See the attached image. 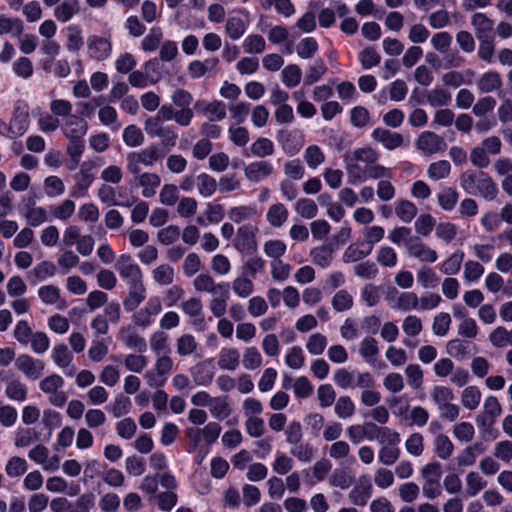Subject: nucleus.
Segmentation results:
<instances>
[{
	"instance_id": "nucleus-55",
	"label": "nucleus",
	"mask_w": 512,
	"mask_h": 512,
	"mask_svg": "<svg viewBox=\"0 0 512 512\" xmlns=\"http://www.w3.org/2000/svg\"><path fill=\"white\" fill-rule=\"evenodd\" d=\"M415 236L412 235V231L406 226H396L389 231L387 239L395 245H404L407 248L408 243L413 240Z\"/></svg>"
},
{
	"instance_id": "nucleus-25",
	"label": "nucleus",
	"mask_w": 512,
	"mask_h": 512,
	"mask_svg": "<svg viewBox=\"0 0 512 512\" xmlns=\"http://www.w3.org/2000/svg\"><path fill=\"white\" fill-rule=\"evenodd\" d=\"M135 184L142 188V196L144 198H152L156 195L157 189L161 185V178L153 172H143L132 174Z\"/></svg>"
},
{
	"instance_id": "nucleus-32",
	"label": "nucleus",
	"mask_w": 512,
	"mask_h": 512,
	"mask_svg": "<svg viewBox=\"0 0 512 512\" xmlns=\"http://www.w3.org/2000/svg\"><path fill=\"white\" fill-rule=\"evenodd\" d=\"M217 364L220 369L235 371L240 365V353L234 347H223L219 351Z\"/></svg>"
},
{
	"instance_id": "nucleus-38",
	"label": "nucleus",
	"mask_w": 512,
	"mask_h": 512,
	"mask_svg": "<svg viewBox=\"0 0 512 512\" xmlns=\"http://www.w3.org/2000/svg\"><path fill=\"white\" fill-rule=\"evenodd\" d=\"M371 252L369 245L364 244L362 241H358L349 245L345 249L342 260L345 263L357 262L367 257Z\"/></svg>"
},
{
	"instance_id": "nucleus-2",
	"label": "nucleus",
	"mask_w": 512,
	"mask_h": 512,
	"mask_svg": "<svg viewBox=\"0 0 512 512\" xmlns=\"http://www.w3.org/2000/svg\"><path fill=\"white\" fill-rule=\"evenodd\" d=\"M379 157V153L371 147L356 148L347 153L344 156V164L348 183L352 185L363 183L364 180H355L352 177L353 167L357 166L361 170H367L370 163L378 162Z\"/></svg>"
},
{
	"instance_id": "nucleus-45",
	"label": "nucleus",
	"mask_w": 512,
	"mask_h": 512,
	"mask_svg": "<svg viewBox=\"0 0 512 512\" xmlns=\"http://www.w3.org/2000/svg\"><path fill=\"white\" fill-rule=\"evenodd\" d=\"M394 211L403 223L409 224L417 215L418 209L413 202L402 199L395 202Z\"/></svg>"
},
{
	"instance_id": "nucleus-52",
	"label": "nucleus",
	"mask_w": 512,
	"mask_h": 512,
	"mask_svg": "<svg viewBox=\"0 0 512 512\" xmlns=\"http://www.w3.org/2000/svg\"><path fill=\"white\" fill-rule=\"evenodd\" d=\"M229 299V284H227L226 291L218 292L213 295L209 302L210 312L217 318H221L227 311V301Z\"/></svg>"
},
{
	"instance_id": "nucleus-15",
	"label": "nucleus",
	"mask_w": 512,
	"mask_h": 512,
	"mask_svg": "<svg viewBox=\"0 0 512 512\" xmlns=\"http://www.w3.org/2000/svg\"><path fill=\"white\" fill-rule=\"evenodd\" d=\"M386 299L394 310H418V295L414 292H399L393 289L388 293Z\"/></svg>"
},
{
	"instance_id": "nucleus-11",
	"label": "nucleus",
	"mask_w": 512,
	"mask_h": 512,
	"mask_svg": "<svg viewBox=\"0 0 512 512\" xmlns=\"http://www.w3.org/2000/svg\"><path fill=\"white\" fill-rule=\"evenodd\" d=\"M162 301L159 296H151L145 305L132 316L134 325L147 328L154 322V317L162 311Z\"/></svg>"
},
{
	"instance_id": "nucleus-46",
	"label": "nucleus",
	"mask_w": 512,
	"mask_h": 512,
	"mask_svg": "<svg viewBox=\"0 0 512 512\" xmlns=\"http://www.w3.org/2000/svg\"><path fill=\"white\" fill-rule=\"evenodd\" d=\"M427 102L431 107H445L451 103V93L443 87H434L427 92Z\"/></svg>"
},
{
	"instance_id": "nucleus-58",
	"label": "nucleus",
	"mask_w": 512,
	"mask_h": 512,
	"mask_svg": "<svg viewBox=\"0 0 512 512\" xmlns=\"http://www.w3.org/2000/svg\"><path fill=\"white\" fill-rule=\"evenodd\" d=\"M5 395L13 401L24 402L27 399L28 389L20 380L14 379L7 383Z\"/></svg>"
},
{
	"instance_id": "nucleus-64",
	"label": "nucleus",
	"mask_w": 512,
	"mask_h": 512,
	"mask_svg": "<svg viewBox=\"0 0 512 512\" xmlns=\"http://www.w3.org/2000/svg\"><path fill=\"white\" fill-rule=\"evenodd\" d=\"M208 408L211 416L217 420H224L231 414L229 403L222 397H214Z\"/></svg>"
},
{
	"instance_id": "nucleus-8",
	"label": "nucleus",
	"mask_w": 512,
	"mask_h": 512,
	"mask_svg": "<svg viewBox=\"0 0 512 512\" xmlns=\"http://www.w3.org/2000/svg\"><path fill=\"white\" fill-rule=\"evenodd\" d=\"M64 384V379L54 373L39 382V389L48 396L51 405L62 407L67 401V394L63 391Z\"/></svg>"
},
{
	"instance_id": "nucleus-28",
	"label": "nucleus",
	"mask_w": 512,
	"mask_h": 512,
	"mask_svg": "<svg viewBox=\"0 0 512 512\" xmlns=\"http://www.w3.org/2000/svg\"><path fill=\"white\" fill-rule=\"evenodd\" d=\"M352 177L355 180H364V182L369 178L386 180L391 178V171L383 165L374 162L369 164L367 170H361L359 167L354 166Z\"/></svg>"
},
{
	"instance_id": "nucleus-4",
	"label": "nucleus",
	"mask_w": 512,
	"mask_h": 512,
	"mask_svg": "<svg viewBox=\"0 0 512 512\" xmlns=\"http://www.w3.org/2000/svg\"><path fill=\"white\" fill-rule=\"evenodd\" d=\"M112 34L105 31L100 35L92 34L86 40V53L90 60L102 62L112 55Z\"/></svg>"
},
{
	"instance_id": "nucleus-24",
	"label": "nucleus",
	"mask_w": 512,
	"mask_h": 512,
	"mask_svg": "<svg viewBox=\"0 0 512 512\" xmlns=\"http://www.w3.org/2000/svg\"><path fill=\"white\" fill-rule=\"evenodd\" d=\"M171 102L180 113H183L184 118L191 123L194 117V112L191 108L193 102V95L186 89L177 88L171 94Z\"/></svg>"
},
{
	"instance_id": "nucleus-30",
	"label": "nucleus",
	"mask_w": 512,
	"mask_h": 512,
	"mask_svg": "<svg viewBox=\"0 0 512 512\" xmlns=\"http://www.w3.org/2000/svg\"><path fill=\"white\" fill-rule=\"evenodd\" d=\"M471 25L477 39L494 37V22L484 13H474L471 17Z\"/></svg>"
},
{
	"instance_id": "nucleus-29",
	"label": "nucleus",
	"mask_w": 512,
	"mask_h": 512,
	"mask_svg": "<svg viewBox=\"0 0 512 512\" xmlns=\"http://www.w3.org/2000/svg\"><path fill=\"white\" fill-rule=\"evenodd\" d=\"M224 208L221 204L208 202L202 214L196 218V223L202 227L220 223L224 218Z\"/></svg>"
},
{
	"instance_id": "nucleus-37",
	"label": "nucleus",
	"mask_w": 512,
	"mask_h": 512,
	"mask_svg": "<svg viewBox=\"0 0 512 512\" xmlns=\"http://www.w3.org/2000/svg\"><path fill=\"white\" fill-rule=\"evenodd\" d=\"M288 209L282 203H275L268 207L266 220L273 228H280L288 220Z\"/></svg>"
},
{
	"instance_id": "nucleus-44",
	"label": "nucleus",
	"mask_w": 512,
	"mask_h": 512,
	"mask_svg": "<svg viewBox=\"0 0 512 512\" xmlns=\"http://www.w3.org/2000/svg\"><path fill=\"white\" fill-rule=\"evenodd\" d=\"M151 276L159 286H169L174 282L175 270L171 265L163 263L151 271Z\"/></svg>"
},
{
	"instance_id": "nucleus-60",
	"label": "nucleus",
	"mask_w": 512,
	"mask_h": 512,
	"mask_svg": "<svg viewBox=\"0 0 512 512\" xmlns=\"http://www.w3.org/2000/svg\"><path fill=\"white\" fill-rule=\"evenodd\" d=\"M123 364L132 373H141L148 364L147 358L142 353H129L124 355Z\"/></svg>"
},
{
	"instance_id": "nucleus-43",
	"label": "nucleus",
	"mask_w": 512,
	"mask_h": 512,
	"mask_svg": "<svg viewBox=\"0 0 512 512\" xmlns=\"http://www.w3.org/2000/svg\"><path fill=\"white\" fill-rule=\"evenodd\" d=\"M38 296L40 300L46 305H56L62 308L64 300L61 299L60 289L52 284L41 286L38 289Z\"/></svg>"
},
{
	"instance_id": "nucleus-47",
	"label": "nucleus",
	"mask_w": 512,
	"mask_h": 512,
	"mask_svg": "<svg viewBox=\"0 0 512 512\" xmlns=\"http://www.w3.org/2000/svg\"><path fill=\"white\" fill-rule=\"evenodd\" d=\"M416 280L423 289H433L439 284L436 272L428 266H421L416 272Z\"/></svg>"
},
{
	"instance_id": "nucleus-59",
	"label": "nucleus",
	"mask_w": 512,
	"mask_h": 512,
	"mask_svg": "<svg viewBox=\"0 0 512 512\" xmlns=\"http://www.w3.org/2000/svg\"><path fill=\"white\" fill-rule=\"evenodd\" d=\"M481 391L477 386H468L461 393V403L468 410H475L481 401Z\"/></svg>"
},
{
	"instance_id": "nucleus-3",
	"label": "nucleus",
	"mask_w": 512,
	"mask_h": 512,
	"mask_svg": "<svg viewBox=\"0 0 512 512\" xmlns=\"http://www.w3.org/2000/svg\"><path fill=\"white\" fill-rule=\"evenodd\" d=\"M30 125L28 108L25 105H16L9 123L0 119V136L16 139L24 135Z\"/></svg>"
},
{
	"instance_id": "nucleus-40",
	"label": "nucleus",
	"mask_w": 512,
	"mask_h": 512,
	"mask_svg": "<svg viewBox=\"0 0 512 512\" xmlns=\"http://www.w3.org/2000/svg\"><path fill=\"white\" fill-rule=\"evenodd\" d=\"M98 197L103 203L110 206L130 207L136 202V198L132 196L127 198V202L117 201L114 188L107 184H102L99 187Z\"/></svg>"
},
{
	"instance_id": "nucleus-17",
	"label": "nucleus",
	"mask_w": 512,
	"mask_h": 512,
	"mask_svg": "<svg viewBox=\"0 0 512 512\" xmlns=\"http://www.w3.org/2000/svg\"><path fill=\"white\" fill-rule=\"evenodd\" d=\"M49 450L42 444L34 446L29 452L30 460L42 466L44 471H56L60 467V458L57 455L49 456Z\"/></svg>"
},
{
	"instance_id": "nucleus-26",
	"label": "nucleus",
	"mask_w": 512,
	"mask_h": 512,
	"mask_svg": "<svg viewBox=\"0 0 512 512\" xmlns=\"http://www.w3.org/2000/svg\"><path fill=\"white\" fill-rule=\"evenodd\" d=\"M51 358L57 367L63 370L66 376L72 377L75 374V367L71 365L73 355L65 344H57L51 351Z\"/></svg>"
},
{
	"instance_id": "nucleus-9",
	"label": "nucleus",
	"mask_w": 512,
	"mask_h": 512,
	"mask_svg": "<svg viewBox=\"0 0 512 512\" xmlns=\"http://www.w3.org/2000/svg\"><path fill=\"white\" fill-rule=\"evenodd\" d=\"M160 159L157 146H149L139 151L129 152L126 156L127 170L130 174H138L141 167H152Z\"/></svg>"
},
{
	"instance_id": "nucleus-36",
	"label": "nucleus",
	"mask_w": 512,
	"mask_h": 512,
	"mask_svg": "<svg viewBox=\"0 0 512 512\" xmlns=\"http://www.w3.org/2000/svg\"><path fill=\"white\" fill-rule=\"evenodd\" d=\"M66 43L65 47L67 51L76 53L78 52L83 44V31L78 24H70L65 28Z\"/></svg>"
},
{
	"instance_id": "nucleus-21",
	"label": "nucleus",
	"mask_w": 512,
	"mask_h": 512,
	"mask_svg": "<svg viewBox=\"0 0 512 512\" xmlns=\"http://www.w3.org/2000/svg\"><path fill=\"white\" fill-rule=\"evenodd\" d=\"M373 486L370 477L362 475L359 477L358 482L349 492V500L356 506H365L368 500L371 498Z\"/></svg>"
},
{
	"instance_id": "nucleus-57",
	"label": "nucleus",
	"mask_w": 512,
	"mask_h": 512,
	"mask_svg": "<svg viewBox=\"0 0 512 512\" xmlns=\"http://www.w3.org/2000/svg\"><path fill=\"white\" fill-rule=\"evenodd\" d=\"M231 287L233 292L240 298L249 297L255 290L252 279L242 274L232 281Z\"/></svg>"
},
{
	"instance_id": "nucleus-31",
	"label": "nucleus",
	"mask_w": 512,
	"mask_h": 512,
	"mask_svg": "<svg viewBox=\"0 0 512 512\" xmlns=\"http://www.w3.org/2000/svg\"><path fill=\"white\" fill-rule=\"evenodd\" d=\"M228 283L220 282L216 283L213 277L208 273H201L193 280V286L196 291L207 292L213 295H217L218 292L226 291Z\"/></svg>"
},
{
	"instance_id": "nucleus-35",
	"label": "nucleus",
	"mask_w": 512,
	"mask_h": 512,
	"mask_svg": "<svg viewBox=\"0 0 512 512\" xmlns=\"http://www.w3.org/2000/svg\"><path fill=\"white\" fill-rule=\"evenodd\" d=\"M256 215L257 208L254 204L232 206L227 211L228 219L238 225L251 220Z\"/></svg>"
},
{
	"instance_id": "nucleus-16",
	"label": "nucleus",
	"mask_w": 512,
	"mask_h": 512,
	"mask_svg": "<svg viewBox=\"0 0 512 512\" xmlns=\"http://www.w3.org/2000/svg\"><path fill=\"white\" fill-rule=\"evenodd\" d=\"M15 366L30 380L39 379L45 368V364L42 360L33 358L28 354L19 355L15 360Z\"/></svg>"
},
{
	"instance_id": "nucleus-41",
	"label": "nucleus",
	"mask_w": 512,
	"mask_h": 512,
	"mask_svg": "<svg viewBox=\"0 0 512 512\" xmlns=\"http://www.w3.org/2000/svg\"><path fill=\"white\" fill-rule=\"evenodd\" d=\"M79 10L80 6L78 0H63V2L55 8L54 16L58 21L66 23L78 14Z\"/></svg>"
},
{
	"instance_id": "nucleus-13",
	"label": "nucleus",
	"mask_w": 512,
	"mask_h": 512,
	"mask_svg": "<svg viewBox=\"0 0 512 512\" xmlns=\"http://www.w3.org/2000/svg\"><path fill=\"white\" fill-rule=\"evenodd\" d=\"M93 168L94 166L90 162H83L80 165L79 171L73 176L74 186L70 191L71 196L80 198L86 195L95 179Z\"/></svg>"
},
{
	"instance_id": "nucleus-20",
	"label": "nucleus",
	"mask_w": 512,
	"mask_h": 512,
	"mask_svg": "<svg viewBox=\"0 0 512 512\" xmlns=\"http://www.w3.org/2000/svg\"><path fill=\"white\" fill-rule=\"evenodd\" d=\"M243 171L248 181L252 183H259L272 175L274 167L269 161L258 160L245 165Z\"/></svg>"
},
{
	"instance_id": "nucleus-22",
	"label": "nucleus",
	"mask_w": 512,
	"mask_h": 512,
	"mask_svg": "<svg viewBox=\"0 0 512 512\" xmlns=\"http://www.w3.org/2000/svg\"><path fill=\"white\" fill-rule=\"evenodd\" d=\"M195 109L198 113L206 116L208 121H221L226 118V105L220 100H198L195 103Z\"/></svg>"
},
{
	"instance_id": "nucleus-27",
	"label": "nucleus",
	"mask_w": 512,
	"mask_h": 512,
	"mask_svg": "<svg viewBox=\"0 0 512 512\" xmlns=\"http://www.w3.org/2000/svg\"><path fill=\"white\" fill-rule=\"evenodd\" d=\"M371 138L382 144L387 150H394L401 147L404 142L402 134L381 127H377L372 131Z\"/></svg>"
},
{
	"instance_id": "nucleus-5",
	"label": "nucleus",
	"mask_w": 512,
	"mask_h": 512,
	"mask_svg": "<svg viewBox=\"0 0 512 512\" xmlns=\"http://www.w3.org/2000/svg\"><path fill=\"white\" fill-rule=\"evenodd\" d=\"M156 356L153 368L147 370L143 375L147 385L152 388L162 387L174 368V361L169 355L161 354Z\"/></svg>"
},
{
	"instance_id": "nucleus-62",
	"label": "nucleus",
	"mask_w": 512,
	"mask_h": 512,
	"mask_svg": "<svg viewBox=\"0 0 512 512\" xmlns=\"http://www.w3.org/2000/svg\"><path fill=\"white\" fill-rule=\"evenodd\" d=\"M169 336L163 330L153 332L149 339L150 349L155 355L166 354L168 352Z\"/></svg>"
},
{
	"instance_id": "nucleus-42",
	"label": "nucleus",
	"mask_w": 512,
	"mask_h": 512,
	"mask_svg": "<svg viewBox=\"0 0 512 512\" xmlns=\"http://www.w3.org/2000/svg\"><path fill=\"white\" fill-rule=\"evenodd\" d=\"M463 260L464 252L462 250H457L439 265V270L442 274L447 276L456 275L461 269Z\"/></svg>"
},
{
	"instance_id": "nucleus-49",
	"label": "nucleus",
	"mask_w": 512,
	"mask_h": 512,
	"mask_svg": "<svg viewBox=\"0 0 512 512\" xmlns=\"http://www.w3.org/2000/svg\"><path fill=\"white\" fill-rule=\"evenodd\" d=\"M333 252L330 245H321L313 248L310 256L314 264L321 268H327L333 260Z\"/></svg>"
},
{
	"instance_id": "nucleus-12",
	"label": "nucleus",
	"mask_w": 512,
	"mask_h": 512,
	"mask_svg": "<svg viewBox=\"0 0 512 512\" xmlns=\"http://www.w3.org/2000/svg\"><path fill=\"white\" fill-rule=\"evenodd\" d=\"M415 146L424 156L442 153L447 148L445 140L432 131L422 132L416 139Z\"/></svg>"
},
{
	"instance_id": "nucleus-18",
	"label": "nucleus",
	"mask_w": 512,
	"mask_h": 512,
	"mask_svg": "<svg viewBox=\"0 0 512 512\" xmlns=\"http://www.w3.org/2000/svg\"><path fill=\"white\" fill-rule=\"evenodd\" d=\"M135 326L134 323L122 326L119 329L117 337L125 347L144 353L147 350V343L146 340L137 333Z\"/></svg>"
},
{
	"instance_id": "nucleus-10",
	"label": "nucleus",
	"mask_w": 512,
	"mask_h": 512,
	"mask_svg": "<svg viewBox=\"0 0 512 512\" xmlns=\"http://www.w3.org/2000/svg\"><path fill=\"white\" fill-rule=\"evenodd\" d=\"M258 228L252 224L240 225L236 230L233 247L243 255H252L257 251L256 235Z\"/></svg>"
},
{
	"instance_id": "nucleus-14",
	"label": "nucleus",
	"mask_w": 512,
	"mask_h": 512,
	"mask_svg": "<svg viewBox=\"0 0 512 512\" xmlns=\"http://www.w3.org/2000/svg\"><path fill=\"white\" fill-rule=\"evenodd\" d=\"M502 413V407L495 396H487L483 403V413L476 417L478 427L490 429L497 417Z\"/></svg>"
},
{
	"instance_id": "nucleus-48",
	"label": "nucleus",
	"mask_w": 512,
	"mask_h": 512,
	"mask_svg": "<svg viewBox=\"0 0 512 512\" xmlns=\"http://www.w3.org/2000/svg\"><path fill=\"white\" fill-rule=\"evenodd\" d=\"M23 30L24 24L21 19L0 15V36L10 34L12 37H19Z\"/></svg>"
},
{
	"instance_id": "nucleus-53",
	"label": "nucleus",
	"mask_w": 512,
	"mask_h": 512,
	"mask_svg": "<svg viewBox=\"0 0 512 512\" xmlns=\"http://www.w3.org/2000/svg\"><path fill=\"white\" fill-rule=\"evenodd\" d=\"M196 185L198 193L204 198L211 197L218 187L216 179L207 173H200L196 177Z\"/></svg>"
},
{
	"instance_id": "nucleus-39",
	"label": "nucleus",
	"mask_w": 512,
	"mask_h": 512,
	"mask_svg": "<svg viewBox=\"0 0 512 512\" xmlns=\"http://www.w3.org/2000/svg\"><path fill=\"white\" fill-rule=\"evenodd\" d=\"M359 354L370 365L375 364L379 355L378 342L371 336H366L360 342Z\"/></svg>"
},
{
	"instance_id": "nucleus-34",
	"label": "nucleus",
	"mask_w": 512,
	"mask_h": 512,
	"mask_svg": "<svg viewBox=\"0 0 512 512\" xmlns=\"http://www.w3.org/2000/svg\"><path fill=\"white\" fill-rule=\"evenodd\" d=\"M194 383L198 386H208L214 377V368L208 362H199L190 369Z\"/></svg>"
},
{
	"instance_id": "nucleus-7",
	"label": "nucleus",
	"mask_w": 512,
	"mask_h": 512,
	"mask_svg": "<svg viewBox=\"0 0 512 512\" xmlns=\"http://www.w3.org/2000/svg\"><path fill=\"white\" fill-rule=\"evenodd\" d=\"M115 269L129 288L140 286L142 283V270L140 266L134 262L130 254L123 253L119 255L115 262Z\"/></svg>"
},
{
	"instance_id": "nucleus-6",
	"label": "nucleus",
	"mask_w": 512,
	"mask_h": 512,
	"mask_svg": "<svg viewBox=\"0 0 512 512\" xmlns=\"http://www.w3.org/2000/svg\"><path fill=\"white\" fill-rule=\"evenodd\" d=\"M442 473V467L438 462H431L423 466L421 469L423 478L422 493L425 498L432 500L441 495L440 480Z\"/></svg>"
},
{
	"instance_id": "nucleus-56",
	"label": "nucleus",
	"mask_w": 512,
	"mask_h": 512,
	"mask_svg": "<svg viewBox=\"0 0 512 512\" xmlns=\"http://www.w3.org/2000/svg\"><path fill=\"white\" fill-rule=\"evenodd\" d=\"M155 116L162 122L174 120L178 125L183 127L190 125L184 118L183 113H180L177 109L175 110L172 105H162Z\"/></svg>"
},
{
	"instance_id": "nucleus-19",
	"label": "nucleus",
	"mask_w": 512,
	"mask_h": 512,
	"mask_svg": "<svg viewBox=\"0 0 512 512\" xmlns=\"http://www.w3.org/2000/svg\"><path fill=\"white\" fill-rule=\"evenodd\" d=\"M407 255L410 258L419 260L420 262L434 263L438 259L437 252L427 246L418 236H415L406 248Z\"/></svg>"
},
{
	"instance_id": "nucleus-1",
	"label": "nucleus",
	"mask_w": 512,
	"mask_h": 512,
	"mask_svg": "<svg viewBox=\"0 0 512 512\" xmlns=\"http://www.w3.org/2000/svg\"><path fill=\"white\" fill-rule=\"evenodd\" d=\"M461 188L470 195H479L485 200H494L498 194L497 184L483 171L467 170L460 176Z\"/></svg>"
},
{
	"instance_id": "nucleus-63",
	"label": "nucleus",
	"mask_w": 512,
	"mask_h": 512,
	"mask_svg": "<svg viewBox=\"0 0 512 512\" xmlns=\"http://www.w3.org/2000/svg\"><path fill=\"white\" fill-rule=\"evenodd\" d=\"M197 347L198 344L192 334H183L176 339V352L181 357L193 354Z\"/></svg>"
},
{
	"instance_id": "nucleus-50",
	"label": "nucleus",
	"mask_w": 512,
	"mask_h": 512,
	"mask_svg": "<svg viewBox=\"0 0 512 512\" xmlns=\"http://www.w3.org/2000/svg\"><path fill=\"white\" fill-rule=\"evenodd\" d=\"M98 118L102 125L110 127L113 132L118 131L122 124L118 121L116 109L110 105L100 107Z\"/></svg>"
},
{
	"instance_id": "nucleus-23",
	"label": "nucleus",
	"mask_w": 512,
	"mask_h": 512,
	"mask_svg": "<svg viewBox=\"0 0 512 512\" xmlns=\"http://www.w3.org/2000/svg\"><path fill=\"white\" fill-rule=\"evenodd\" d=\"M61 131L68 139H83L88 131V123L81 116L73 114L61 123Z\"/></svg>"
},
{
	"instance_id": "nucleus-33",
	"label": "nucleus",
	"mask_w": 512,
	"mask_h": 512,
	"mask_svg": "<svg viewBox=\"0 0 512 512\" xmlns=\"http://www.w3.org/2000/svg\"><path fill=\"white\" fill-rule=\"evenodd\" d=\"M503 81L501 75L496 71H487L477 80L476 86L480 93H491L502 87Z\"/></svg>"
},
{
	"instance_id": "nucleus-51",
	"label": "nucleus",
	"mask_w": 512,
	"mask_h": 512,
	"mask_svg": "<svg viewBox=\"0 0 512 512\" xmlns=\"http://www.w3.org/2000/svg\"><path fill=\"white\" fill-rule=\"evenodd\" d=\"M56 274V267L52 262L42 261L37 264L30 272L29 278L32 283H37L51 278Z\"/></svg>"
},
{
	"instance_id": "nucleus-61",
	"label": "nucleus",
	"mask_w": 512,
	"mask_h": 512,
	"mask_svg": "<svg viewBox=\"0 0 512 512\" xmlns=\"http://www.w3.org/2000/svg\"><path fill=\"white\" fill-rule=\"evenodd\" d=\"M466 494L469 497L476 496L481 490L487 486V481L475 471L467 473L466 478Z\"/></svg>"
},
{
	"instance_id": "nucleus-54",
	"label": "nucleus",
	"mask_w": 512,
	"mask_h": 512,
	"mask_svg": "<svg viewBox=\"0 0 512 512\" xmlns=\"http://www.w3.org/2000/svg\"><path fill=\"white\" fill-rule=\"evenodd\" d=\"M451 165L447 160H439L429 164L427 168V176L433 181H439L449 177Z\"/></svg>"
}]
</instances>
